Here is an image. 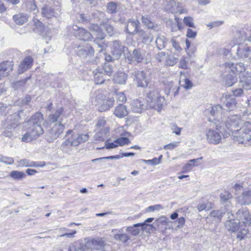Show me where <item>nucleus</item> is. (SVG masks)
Returning <instances> with one entry per match:
<instances>
[{
    "label": "nucleus",
    "instance_id": "1",
    "mask_svg": "<svg viewBox=\"0 0 251 251\" xmlns=\"http://www.w3.org/2000/svg\"><path fill=\"white\" fill-rule=\"evenodd\" d=\"M233 140L245 146L250 145L251 140V123L247 122L240 129L234 130L231 133Z\"/></svg>",
    "mask_w": 251,
    "mask_h": 251
},
{
    "label": "nucleus",
    "instance_id": "2",
    "mask_svg": "<svg viewBox=\"0 0 251 251\" xmlns=\"http://www.w3.org/2000/svg\"><path fill=\"white\" fill-rule=\"evenodd\" d=\"M226 229L232 233H237L236 238L239 240L244 239L249 233V229L246 225H241L237 219H232L226 221Z\"/></svg>",
    "mask_w": 251,
    "mask_h": 251
},
{
    "label": "nucleus",
    "instance_id": "3",
    "mask_svg": "<svg viewBox=\"0 0 251 251\" xmlns=\"http://www.w3.org/2000/svg\"><path fill=\"white\" fill-rule=\"evenodd\" d=\"M165 99L157 90H151L147 93V101L149 106L160 111L164 103Z\"/></svg>",
    "mask_w": 251,
    "mask_h": 251
},
{
    "label": "nucleus",
    "instance_id": "4",
    "mask_svg": "<svg viewBox=\"0 0 251 251\" xmlns=\"http://www.w3.org/2000/svg\"><path fill=\"white\" fill-rule=\"evenodd\" d=\"M244 122L240 117L237 115H231L228 117L224 122V125L227 130L225 129L227 134L229 135L230 133L236 130L235 128L244 124Z\"/></svg>",
    "mask_w": 251,
    "mask_h": 251
},
{
    "label": "nucleus",
    "instance_id": "5",
    "mask_svg": "<svg viewBox=\"0 0 251 251\" xmlns=\"http://www.w3.org/2000/svg\"><path fill=\"white\" fill-rule=\"evenodd\" d=\"M96 104L98 105L100 111L103 112L110 109L114 104V99L113 98L105 99L104 96L102 94L99 93L96 96Z\"/></svg>",
    "mask_w": 251,
    "mask_h": 251
},
{
    "label": "nucleus",
    "instance_id": "6",
    "mask_svg": "<svg viewBox=\"0 0 251 251\" xmlns=\"http://www.w3.org/2000/svg\"><path fill=\"white\" fill-rule=\"evenodd\" d=\"M51 128L48 130L47 140L49 142L52 143L63 133L65 126L63 123H58L50 125Z\"/></svg>",
    "mask_w": 251,
    "mask_h": 251
},
{
    "label": "nucleus",
    "instance_id": "7",
    "mask_svg": "<svg viewBox=\"0 0 251 251\" xmlns=\"http://www.w3.org/2000/svg\"><path fill=\"white\" fill-rule=\"evenodd\" d=\"M232 48L236 50V53L239 58L251 62V47L247 44H239Z\"/></svg>",
    "mask_w": 251,
    "mask_h": 251
},
{
    "label": "nucleus",
    "instance_id": "8",
    "mask_svg": "<svg viewBox=\"0 0 251 251\" xmlns=\"http://www.w3.org/2000/svg\"><path fill=\"white\" fill-rule=\"evenodd\" d=\"M43 122V115L41 113L37 112L27 121V125L29 126L28 128H32L34 130H37V128H40L41 129V134H42L44 133V130L42 127Z\"/></svg>",
    "mask_w": 251,
    "mask_h": 251
},
{
    "label": "nucleus",
    "instance_id": "9",
    "mask_svg": "<svg viewBox=\"0 0 251 251\" xmlns=\"http://www.w3.org/2000/svg\"><path fill=\"white\" fill-rule=\"evenodd\" d=\"M223 66L226 69V72H231L234 75L242 74L246 70L245 66L242 63L234 64L231 62L225 63Z\"/></svg>",
    "mask_w": 251,
    "mask_h": 251
},
{
    "label": "nucleus",
    "instance_id": "10",
    "mask_svg": "<svg viewBox=\"0 0 251 251\" xmlns=\"http://www.w3.org/2000/svg\"><path fill=\"white\" fill-rule=\"evenodd\" d=\"M236 218L241 225H251V215L246 208H242L238 210L236 214Z\"/></svg>",
    "mask_w": 251,
    "mask_h": 251
},
{
    "label": "nucleus",
    "instance_id": "11",
    "mask_svg": "<svg viewBox=\"0 0 251 251\" xmlns=\"http://www.w3.org/2000/svg\"><path fill=\"white\" fill-rule=\"evenodd\" d=\"M205 135L207 142L209 144L217 145L222 142L220 134L215 130L206 128L205 131Z\"/></svg>",
    "mask_w": 251,
    "mask_h": 251
},
{
    "label": "nucleus",
    "instance_id": "12",
    "mask_svg": "<svg viewBox=\"0 0 251 251\" xmlns=\"http://www.w3.org/2000/svg\"><path fill=\"white\" fill-rule=\"evenodd\" d=\"M20 119L19 112L13 113L7 117L3 122V126L8 129L15 128L19 125Z\"/></svg>",
    "mask_w": 251,
    "mask_h": 251
},
{
    "label": "nucleus",
    "instance_id": "13",
    "mask_svg": "<svg viewBox=\"0 0 251 251\" xmlns=\"http://www.w3.org/2000/svg\"><path fill=\"white\" fill-rule=\"evenodd\" d=\"M73 31L76 37L83 41H90L93 38L92 34L85 29L73 25Z\"/></svg>",
    "mask_w": 251,
    "mask_h": 251
},
{
    "label": "nucleus",
    "instance_id": "14",
    "mask_svg": "<svg viewBox=\"0 0 251 251\" xmlns=\"http://www.w3.org/2000/svg\"><path fill=\"white\" fill-rule=\"evenodd\" d=\"M246 40L251 41V31L250 30L246 31L243 29L238 31L233 39L234 44L237 45L242 44V42Z\"/></svg>",
    "mask_w": 251,
    "mask_h": 251
},
{
    "label": "nucleus",
    "instance_id": "15",
    "mask_svg": "<svg viewBox=\"0 0 251 251\" xmlns=\"http://www.w3.org/2000/svg\"><path fill=\"white\" fill-rule=\"evenodd\" d=\"M246 40L251 41V31L250 30L246 31L243 29L238 31L233 39L234 44L237 45L242 44V42Z\"/></svg>",
    "mask_w": 251,
    "mask_h": 251
},
{
    "label": "nucleus",
    "instance_id": "16",
    "mask_svg": "<svg viewBox=\"0 0 251 251\" xmlns=\"http://www.w3.org/2000/svg\"><path fill=\"white\" fill-rule=\"evenodd\" d=\"M110 48L114 59H118L124 51V46L120 41L115 40L112 42Z\"/></svg>",
    "mask_w": 251,
    "mask_h": 251
},
{
    "label": "nucleus",
    "instance_id": "17",
    "mask_svg": "<svg viewBox=\"0 0 251 251\" xmlns=\"http://www.w3.org/2000/svg\"><path fill=\"white\" fill-rule=\"evenodd\" d=\"M149 226L151 227V229H153L155 230V228L153 226V225H150L146 224L145 223H138L133 225L132 226H128L126 228V231L130 233L131 235L133 236H136L139 234L140 232V229L137 228L138 227H141L143 230L146 229V227Z\"/></svg>",
    "mask_w": 251,
    "mask_h": 251
},
{
    "label": "nucleus",
    "instance_id": "18",
    "mask_svg": "<svg viewBox=\"0 0 251 251\" xmlns=\"http://www.w3.org/2000/svg\"><path fill=\"white\" fill-rule=\"evenodd\" d=\"M63 107L57 109L54 113L49 115L48 116V121L50 124L63 123V118L65 117V115L63 113Z\"/></svg>",
    "mask_w": 251,
    "mask_h": 251
},
{
    "label": "nucleus",
    "instance_id": "19",
    "mask_svg": "<svg viewBox=\"0 0 251 251\" xmlns=\"http://www.w3.org/2000/svg\"><path fill=\"white\" fill-rule=\"evenodd\" d=\"M132 75L134 76V80L137 83L138 87H146L148 84V81L146 74L142 71H135Z\"/></svg>",
    "mask_w": 251,
    "mask_h": 251
},
{
    "label": "nucleus",
    "instance_id": "20",
    "mask_svg": "<svg viewBox=\"0 0 251 251\" xmlns=\"http://www.w3.org/2000/svg\"><path fill=\"white\" fill-rule=\"evenodd\" d=\"M41 135H42L41 129L40 128H37V130L29 128V130L23 135L22 141L25 142H29L36 139Z\"/></svg>",
    "mask_w": 251,
    "mask_h": 251
},
{
    "label": "nucleus",
    "instance_id": "21",
    "mask_svg": "<svg viewBox=\"0 0 251 251\" xmlns=\"http://www.w3.org/2000/svg\"><path fill=\"white\" fill-rule=\"evenodd\" d=\"M221 100L225 103L226 106L228 110H232L236 107L237 102L233 96L223 94L221 98Z\"/></svg>",
    "mask_w": 251,
    "mask_h": 251
},
{
    "label": "nucleus",
    "instance_id": "22",
    "mask_svg": "<svg viewBox=\"0 0 251 251\" xmlns=\"http://www.w3.org/2000/svg\"><path fill=\"white\" fill-rule=\"evenodd\" d=\"M46 163L44 161L35 162L27 159H23L17 162V165L20 167H44Z\"/></svg>",
    "mask_w": 251,
    "mask_h": 251
},
{
    "label": "nucleus",
    "instance_id": "23",
    "mask_svg": "<svg viewBox=\"0 0 251 251\" xmlns=\"http://www.w3.org/2000/svg\"><path fill=\"white\" fill-rule=\"evenodd\" d=\"M230 72H226L225 68V72L223 74V82L225 85L228 87L232 86L237 80L236 75L234 74H231Z\"/></svg>",
    "mask_w": 251,
    "mask_h": 251
},
{
    "label": "nucleus",
    "instance_id": "24",
    "mask_svg": "<svg viewBox=\"0 0 251 251\" xmlns=\"http://www.w3.org/2000/svg\"><path fill=\"white\" fill-rule=\"evenodd\" d=\"M137 34L139 39L145 44H150L153 40V35L148 31L139 30L138 31Z\"/></svg>",
    "mask_w": 251,
    "mask_h": 251
},
{
    "label": "nucleus",
    "instance_id": "25",
    "mask_svg": "<svg viewBox=\"0 0 251 251\" xmlns=\"http://www.w3.org/2000/svg\"><path fill=\"white\" fill-rule=\"evenodd\" d=\"M89 29L93 32V38L95 36V39L97 40H102L105 38V33L101 30L98 25H91Z\"/></svg>",
    "mask_w": 251,
    "mask_h": 251
},
{
    "label": "nucleus",
    "instance_id": "26",
    "mask_svg": "<svg viewBox=\"0 0 251 251\" xmlns=\"http://www.w3.org/2000/svg\"><path fill=\"white\" fill-rule=\"evenodd\" d=\"M94 50L88 44L84 46L79 47L77 51L78 55L82 57H86L88 56H91L93 54Z\"/></svg>",
    "mask_w": 251,
    "mask_h": 251
},
{
    "label": "nucleus",
    "instance_id": "27",
    "mask_svg": "<svg viewBox=\"0 0 251 251\" xmlns=\"http://www.w3.org/2000/svg\"><path fill=\"white\" fill-rule=\"evenodd\" d=\"M13 70V65L10 61H4L0 63V76L8 75Z\"/></svg>",
    "mask_w": 251,
    "mask_h": 251
},
{
    "label": "nucleus",
    "instance_id": "28",
    "mask_svg": "<svg viewBox=\"0 0 251 251\" xmlns=\"http://www.w3.org/2000/svg\"><path fill=\"white\" fill-rule=\"evenodd\" d=\"M139 24V21L137 20L135 21L132 19L129 20L126 27L127 32L131 34H134L136 33H137L139 31L138 30V26Z\"/></svg>",
    "mask_w": 251,
    "mask_h": 251
},
{
    "label": "nucleus",
    "instance_id": "29",
    "mask_svg": "<svg viewBox=\"0 0 251 251\" xmlns=\"http://www.w3.org/2000/svg\"><path fill=\"white\" fill-rule=\"evenodd\" d=\"M144 58L143 51L140 50L134 49L130 57H127L130 62L135 61L137 63L141 62Z\"/></svg>",
    "mask_w": 251,
    "mask_h": 251
},
{
    "label": "nucleus",
    "instance_id": "30",
    "mask_svg": "<svg viewBox=\"0 0 251 251\" xmlns=\"http://www.w3.org/2000/svg\"><path fill=\"white\" fill-rule=\"evenodd\" d=\"M238 202L242 205L249 204L251 203V190L243 192L241 195L237 198Z\"/></svg>",
    "mask_w": 251,
    "mask_h": 251
},
{
    "label": "nucleus",
    "instance_id": "31",
    "mask_svg": "<svg viewBox=\"0 0 251 251\" xmlns=\"http://www.w3.org/2000/svg\"><path fill=\"white\" fill-rule=\"evenodd\" d=\"M88 137V135L86 134H72L71 138L73 140V146L75 147L78 146L79 144L87 141Z\"/></svg>",
    "mask_w": 251,
    "mask_h": 251
},
{
    "label": "nucleus",
    "instance_id": "32",
    "mask_svg": "<svg viewBox=\"0 0 251 251\" xmlns=\"http://www.w3.org/2000/svg\"><path fill=\"white\" fill-rule=\"evenodd\" d=\"M33 59L30 57H26L21 63L18 68V72L20 74H22L27 69L30 68L32 64Z\"/></svg>",
    "mask_w": 251,
    "mask_h": 251
},
{
    "label": "nucleus",
    "instance_id": "33",
    "mask_svg": "<svg viewBox=\"0 0 251 251\" xmlns=\"http://www.w3.org/2000/svg\"><path fill=\"white\" fill-rule=\"evenodd\" d=\"M28 17L26 14L20 13L13 16L14 22L18 25H23L28 21Z\"/></svg>",
    "mask_w": 251,
    "mask_h": 251
},
{
    "label": "nucleus",
    "instance_id": "34",
    "mask_svg": "<svg viewBox=\"0 0 251 251\" xmlns=\"http://www.w3.org/2000/svg\"><path fill=\"white\" fill-rule=\"evenodd\" d=\"M114 114L118 118H123L128 114V112L125 105L119 104L118 106L115 107Z\"/></svg>",
    "mask_w": 251,
    "mask_h": 251
},
{
    "label": "nucleus",
    "instance_id": "35",
    "mask_svg": "<svg viewBox=\"0 0 251 251\" xmlns=\"http://www.w3.org/2000/svg\"><path fill=\"white\" fill-rule=\"evenodd\" d=\"M131 109L134 112L141 113L143 109H145V106L141 101L135 100L132 102Z\"/></svg>",
    "mask_w": 251,
    "mask_h": 251
},
{
    "label": "nucleus",
    "instance_id": "36",
    "mask_svg": "<svg viewBox=\"0 0 251 251\" xmlns=\"http://www.w3.org/2000/svg\"><path fill=\"white\" fill-rule=\"evenodd\" d=\"M240 83L243 88L247 90L251 89V76L249 74L246 75H241Z\"/></svg>",
    "mask_w": 251,
    "mask_h": 251
},
{
    "label": "nucleus",
    "instance_id": "37",
    "mask_svg": "<svg viewBox=\"0 0 251 251\" xmlns=\"http://www.w3.org/2000/svg\"><path fill=\"white\" fill-rule=\"evenodd\" d=\"M109 131L107 129H102L99 132H98L94 136L95 140L97 141H105L108 136L107 134L108 133Z\"/></svg>",
    "mask_w": 251,
    "mask_h": 251
},
{
    "label": "nucleus",
    "instance_id": "38",
    "mask_svg": "<svg viewBox=\"0 0 251 251\" xmlns=\"http://www.w3.org/2000/svg\"><path fill=\"white\" fill-rule=\"evenodd\" d=\"M54 10L49 5H45L42 8V15L48 19L51 18L54 16Z\"/></svg>",
    "mask_w": 251,
    "mask_h": 251
},
{
    "label": "nucleus",
    "instance_id": "39",
    "mask_svg": "<svg viewBox=\"0 0 251 251\" xmlns=\"http://www.w3.org/2000/svg\"><path fill=\"white\" fill-rule=\"evenodd\" d=\"M127 79V75L123 72H119L115 75L114 81L115 83L124 84Z\"/></svg>",
    "mask_w": 251,
    "mask_h": 251
},
{
    "label": "nucleus",
    "instance_id": "40",
    "mask_svg": "<svg viewBox=\"0 0 251 251\" xmlns=\"http://www.w3.org/2000/svg\"><path fill=\"white\" fill-rule=\"evenodd\" d=\"M167 40L166 37L162 35H158L155 40L157 48L161 50L165 47Z\"/></svg>",
    "mask_w": 251,
    "mask_h": 251
},
{
    "label": "nucleus",
    "instance_id": "41",
    "mask_svg": "<svg viewBox=\"0 0 251 251\" xmlns=\"http://www.w3.org/2000/svg\"><path fill=\"white\" fill-rule=\"evenodd\" d=\"M100 25L104 28L107 33L110 36H112L114 35L115 33H116V31L115 28H114V26L109 22V21L101 23Z\"/></svg>",
    "mask_w": 251,
    "mask_h": 251
},
{
    "label": "nucleus",
    "instance_id": "42",
    "mask_svg": "<svg viewBox=\"0 0 251 251\" xmlns=\"http://www.w3.org/2000/svg\"><path fill=\"white\" fill-rule=\"evenodd\" d=\"M178 60V58L175 57L172 54L167 55L164 65L167 66H173L177 62Z\"/></svg>",
    "mask_w": 251,
    "mask_h": 251
},
{
    "label": "nucleus",
    "instance_id": "43",
    "mask_svg": "<svg viewBox=\"0 0 251 251\" xmlns=\"http://www.w3.org/2000/svg\"><path fill=\"white\" fill-rule=\"evenodd\" d=\"M95 82L97 84H100L103 83L104 79L103 78V73L99 71L98 69L96 72H93Z\"/></svg>",
    "mask_w": 251,
    "mask_h": 251
},
{
    "label": "nucleus",
    "instance_id": "44",
    "mask_svg": "<svg viewBox=\"0 0 251 251\" xmlns=\"http://www.w3.org/2000/svg\"><path fill=\"white\" fill-rule=\"evenodd\" d=\"M118 4L113 1L109 2L106 5V11L109 14H114L117 12Z\"/></svg>",
    "mask_w": 251,
    "mask_h": 251
},
{
    "label": "nucleus",
    "instance_id": "45",
    "mask_svg": "<svg viewBox=\"0 0 251 251\" xmlns=\"http://www.w3.org/2000/svg\"><path fill=\"white\" fill-rule=\"evenodd\" d=\"M10 176L14 179L21 180L25 177L26 175L23 172L13 171L10 173Z\"/></svg>",
    "mask_w": 251,
    "mask_h": 251
},
{
    "label": "nucleus",
    "instance_id": "46",
    "mask_svg": "<svg viewBox=\"0 0 251 251\" xmlns=\"http://www.w3.org/2000/svg\"><path fill=\"white\" fill-rule=\"evenodd\" d=\"M171 222L168 220V219L162 216L160 217L159 218L156 219L155 222H154V224L158 228H159V226L161 225H164L166 226L169 224V223Z\"/></svg>",
    "mask_w": 251,
    "mask_h": 251
},
{
    "label": "nucleus",
    "instance_id": "47",
    "mask_svg": "<svg viewBox=\"0 0 251 251\" xmlns=\"http://www.w3.org/2000/svg\"><path fill=\"white\" fill-rule=\"evenodd\" d=\"M114 238L123 243H126L130 239L129 236L126 233L116 234Z\"/></svg>",
    "mask_w": 251,
    "mask_h": 251
},
{
    "label": "nucleus",
    "instance_id": "48",
    "mask_svg": "<svg viewBox=\"0 0 251 251\" xmlns=\"http://www.w3.org/2000/svg\"><path fill=\"white\" fill-rule=\"evenodd\" d=\"M222 106L219 104H217L215 105L214 106L212 107V108L210 112L212 116H215L218 115V114H220L222 113Z\"/></svg>",
    "mask_w": 251,
    "mask_h": 251
},
{
    "label": "nucleus",
    "instance_id": "49",
    "mask_svg": "<svg viewBox=\"0 0 251 251\" xmlns=\"http://www.w3.org/2000/svg\"><path fill=\"white\" fill-rule=\"evenodd\" d=\"M142 23L149 28H153L154 27L153 23L150 20L147 16H142Z\"/></svg>",
    "mask_w": 251,
    "mask_h": 251
},
{
    "label": "nucleus",
    "instance_id": "50",
    "mask_svg": "<svg viewBox=\"0 0 251 251\" xmlns=\"http://www.w3.org/2000/svg\"><path fill=\"white\" fill-rule=\"evenodd\" d=\"M71 146H73L71 137H68L61 145V148L64 151H66V149Z\"/></svg>",
    "mask_w": 251,
    "mask_h": 251
},
{
    "label": "nucleus",
    "instance_id": "51",
    "mask_svg": "<svg viewBox=\"0 0 251 251\" xmlns=\"http://www.w3.org/2000/svg\"><path fill=\"white\" fill-rule=\"evenodd\" d=\"M232 195L228 191H224L220 194L221 200L224 202H226L231 199Z\"/></svg>",
    "mask_w": 251,
    "mask_h": 251
},
{
    "label": "nucleus",
    "instance_id": "52",
    "mask_svg": "<svg viewBox=\"0 0 251 251\" xmlns=\"http://www.w3.org/2000/svg\"><path fill=\"white\" fill-rule=\"evenodd\" d=\"M183 22L186 25L189 27H195L193 19L191 17H184Z\"/></svg>",
    "mask_w": 251,
    "mask_h": 251
},
{
    "label": "nucleus",
    "instance_id": "53",
    "mask_svg": "<svg viewBox=\"0 0 251 251\" xmlns=\"http://www.w3.org/2000/svg\"><path fill=\"white\" fill-rule=\"evenodd\" d=\"M188 58L187 57L183 56L180 60L179 62V68L186 69L187 68V62Z\"/></svg>",
    "mask_w": 251,
    "mask_h": 251
},
{
    "label": "nucleus",
    "instance_id": "54",
    "mask_svg": "<svg viewBox=\"0 0 251 251\" xmlns=\"http://www.w3.org/2000/svg\"><path fill=\"white\" fill-rule=\"evenodd\" d=\"M162 155H160L159 158H153L152 159L150 160H143V161L145 163H149L152 165H157L160 163V159Z\"/></svg>",
    "mask_w": 251,
    "mask_h": 251
},
{
    "label": "nucleus",
    "instance_id": "55",
    "mask_svg": "<svg viewBox=\"0 0 251 251\" xmlns=\"http://www.w3.org/2000/svg\"><path fill=\"white\" fill-rule=\"evenodd\" d=\"M163 209V206L161 204H156L149 206L147 209V212H153L155 210H159Z\"/></svg>",
    "mask_w": 251,
    "mask_h": 251
},
{
    "label": "nucleus",
    "instance_id": "56",
    "mask_svg": "<svg viewBox=\"0 0 251 251\" xmlns=\"http://www.w3.org/2000/svg\"><path fill=\"white\" fill-rule=\"evenodd\" d=\"M118 145L123 146L130 143L129 140L126 137H121L116 140Z\"/></svg>",
    "mask_w": 251,
    "mask_h": 251
},
{
    "label": "nucleus",
    "instance_id": "57",
    "mask_svg": "<svg viewBox=\"0 0 251 251\" xmlns=\"http://www.w3.org/2000/svg\"><path fill=\"white\" fill-rule=\"evenodd\" d=\"M210 215L211 217L221 220L223 216V213L221 210H213L210 212Z\"/></svg>",
    "mask_w": 251,
    "mask_h": 251
},
{
    "label": "nucleus",
    "instance_id": "58",
    "mask_svg": "<svg viewBox=\"0 0 251 251\" xmlns=\"http://www.w3.org/2000/svg\"><path fill=\"white\" fill-rule=\"evenodd\" d=\"M103 70L104 71V74H106L108 76L111 75L113 73L112 67L109 64H105L103 67Z\"/></svg>",
    "mask_w": 251,
    "mask_h": 251
},
{
    "label": "nucleus",
    "instance_id": "59",
    "mask_svg": "<svg viewBox=\"0 0 251 251\" xmlns=\"http://www.w3.org/2000/svg\"><path fill=\"white\" fill-rule=\"evenodd\" d=\"M116 98L117 99V101L122 103L125 102L126 100V97L125 94L123 92L117 93L116 94Z\"/></svg>",
    "mask_w": 251,
    "mask_h": 251
},
{
    "label": "nucleus",
    "instance_id": "60",
    "mask_svg": "<svg viewBox=\"0 0 251 251\" xmlns=\"http://www.w3.org/2000/svg\"><path fill=\"white\" fill-rule=\"evenodd\" d=\"M166 56L167 55H166L165 52L162 51L157 53L156 58L158 62L163 63L164 64V62L166 59Z\"/></svg>",
    "mask_w": 251,
    "mask_h": 251
},
{
    "label": "nucleus",
    "instance_id": "61",
    "mask_svg": "<svg viewBox=\"0 0 251 251\" xmlns=\"http://www.w3.org/2000/svg\"><path fill=\"white\" fill-rule=\"evenodd\" d=\"M185 89H191L193 84L192 82L188 78H185L184 83L181 85Z\"/></svg>",
    "mask_w": 251,
    "mask_h": 251
},
{
    "label": "nucleus",
    "instance_id": "62",
    "mask_svg": "<svg viewBox=\"0 0 251 251\" xmlns=\"http://www.w3.org/2000/svg\"><path fill=\"white\" fill-rule=\"evenodd\" d=\"M171 42L173 47L176 51L180 52L182 50L181 48L179 46V44L176 41L174 37L172 38Z\"/></svg>",
    "mask_w": 251,
    "mask_h": 251
},
{
    "label": "nucleus",
    "instance_id": "63",
    "mask_svg": "<svg viewBox=\"0 0 251 251\" xmlns=\"http://www.w3.org/2000/svg\"><path fill=\"white\" fill-rule=\"evenodd\" d=\"M29 78L28 77L26 78L25 79H23L16 82L15 83H13V87L15 89H18L20 87L25 85L26 81Z\"/></svg>",
    "mask_w": 251,
    "mask_h": 251
},
{
    "label": "nucleus",
    "instance_id": "64",
    "mask_svg": "<svg viewBox=\"0 0 251 251\" xmlns=\"http://www.w3.org/2000/svg\"><path fill=\"white\" fill-rule=\"evenodd\" d=\"M0 162L6 164H12L14 162V159L12 157H5L2 155V158Z\"/></svg>",
    "mask_w": 251,
    "mask_h": 251
}]
</instances>
